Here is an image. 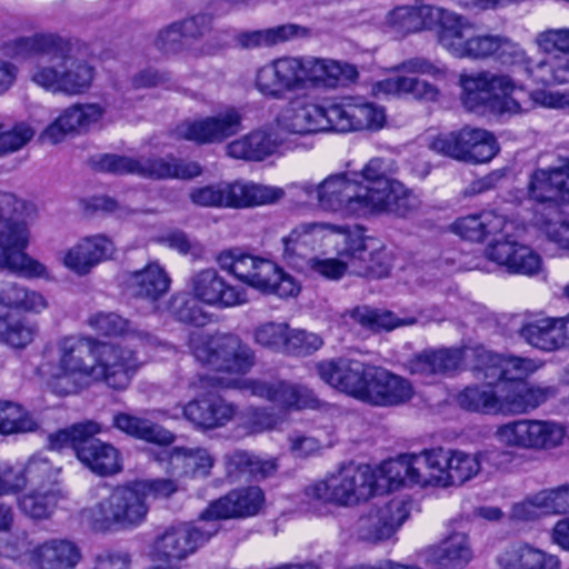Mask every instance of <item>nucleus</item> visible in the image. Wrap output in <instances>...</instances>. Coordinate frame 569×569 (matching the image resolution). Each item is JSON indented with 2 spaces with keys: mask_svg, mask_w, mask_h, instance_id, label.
I'll list each match as a JSON object with an SVG mask.
<instances>
[{
  "mask_svg": "<svg viewBox=\"0 0 569 569\" xmlns=\"http://www.w3.org/2000/svg\"><path fill=\"white\" fill-rule=\"evenodd\" d=\"M475 348L428 349L405 362V369L429 382L450 376L460 369L462 361L473 356Z\"/></svg>",
  "mask_w": 569,
  "mask_h": 569,
  "instance_id": "412c9836",
  "label": "nucleus"
},
{
  "mask_svg": "<svg viewBox=\"0 0 569 569\" xmlns=\"http://www.w3.org/2000/svg\"><path fill=\"white\" fill-rule=\"evenodd\" d=\"M565 436V428L556 421L527 418L503 423L495 432L505 447L535 452L558 448Z\"/></svg>",
  "mask_w": 569,
  "mask_h": 569,
  "instance_id": "ddd939ff",
  "label": "nucleus"
},
{
  "mask_svg": "<svg viewBox=\"0 0 569 569\" xmlns=\"http://www.w3.org/2000/svg\"><path fill=\"white\" fill-rule=\"evenodd\" d=\"M438 8L431 6L398 7L387 16V23L396 32L408 34L436 24Z\"/></svg>",
  "mask_w": 569,
  "mask_h": 569,
  "instance_id": "de8ad7c7",
  "label": "nucleus"
},
{
  "mask_svg": "<svg viewBox=\"0 0 569 569\" xmlns=\"http://www.w3.org/2000/svg\"><path fill=\"white\" fill-rule=\"evenodd\" d=\"M496 59L536 84L547 87L569 82V58L561 56L533 60L518 42L507 37L501 36Z\"/></svg>",
  "mask_w": 569,
  "mask_h": 569,
  "instance_id": "f8f14e48",
  "label": "nucleus"
},
{
  "mask_svg": "<svg viewBox=\"0 0 569 569\" xmlns=\"http://www.w3.org/2000/svg\"><path fill=\"white\" fill-rule=\"evenodd\" d=\"M528 194L537 202L569 199V159L559 168L536 170L530 177Z\"/></svg>",
  "mask_w": 569,
  "mask_h": 569,
  "instance_id": "e433bc0d",
  "label": "nucleus"
},
{
  "mask_svg": "<svg viewBox=\"0 0 569 569\" xmlns=\"http://www.w3.org/2000/svg\"><path fill=\"white\" fill-rule=\"evenodd\" d=\"M428 561L440 568H461L472 559L468 536L455 532L428 550Z\"/></svg>",
  "mask_w": 569,
  "mask_h": 569,
  "instance_id": "a18cd8bd",
  "label": "nucleus"
},
{
  "mask_svg": "<svg viewBox=\"0 0 569 569\" xmlns=\"http://www.w3.org/2000/svg\"><path fill=\"white\" fill-rule=\"evenodd\" d=\"M336 226L321 222H303L282 238L283 259L293 266L308 260L311 253L322 247V240L328 230H338Z\"/></svg>",
  "mask_w": 569,
  "mask_h": 569,
  "instance_id": "c85d7f7f",
  "label": "nucleus"
},
{
  "mask_svg": "<svg viewBox=\"0 0 569 569\" xmlns=\"http://www.w3.org/2000/svg\"><path fill=\"white\" fill-rule=\"evenodd\" d=\"M220 530L218 522L202 519L198 523H180L172 526L158 536L153 542L152 557L166 565H152L147 569H180L176 562L186 560L197 552Z\"/></svg>",
  "mask_w": 569,
  "mask_h": 569,
  "instance_id": "9b49d317",
  "label": "nucleus"
},
{
  "mask_svg": "<svg viewBox=\"0 0 569 569\" xmlns=\"http://www.w3.org/2000/svg\"><path fill=\"white\" fill-rule=\"evenodd\" d=\"M376 478L367 465L349 463L336 473L306 488V496L313 501L341 507L356 506L375 492Z\"/></svg>",
  "mask_w": 569,
  "mask_h": 569,
  "instance_id": "0eeeda50",
  "label": "nucleus"
},
{
  "mask_svg": "<svg viewBox=\"0 0 569 569\" xmlns=\"http://www.w3.org/2000/svg\"><path fill=\"white\" fill-rule=\"evenodd\" d=\"M436 23H438V42L452 56L461 58L463 49L471 37L473 26L462 16L438 8Z\"/></svg>",
  "mask_w": 569,
  "mask_h": 569,
  "instance_id": "37998d69",
  "label": "nucleus"
},
{
  "mask_svg": "<svg viewBox=\"0 0 569 569\" xmlns=\"http://www.w3.org/2000/svg\"><path fill=\"white\" fill-rule=\"evenodd\" d=\"M247 284L262 293L276 295L280 298L295 297L300 291L293 277L271 260L263 258L259 259Z\"/></svg>",
  "mask_w": 569,
  "mask_h": 569,
  "instance_id": "4c0bfd02",
  "label": "nucleus"
},
{
  "mask_svg": "<svg viewBox=\"0 0 569 569\" xmlns=\"http://www.w3.org/2000/svg\"><path fill=\"white\" fill-rule=\"evenodd\" d=\"M447 462L443 465L445 488L455 485H462L481 470L483 453H468L461 450H447L442 448Z\"/></svg>",
  "mask_w": 569,
  "mask_h": 569,
  "instance_id": "8fccbe9b",
  "label": "nucleus"
},
{
  "mask_svg": "<svg viewBox=\"0 0 569 569\" xmlns=\"http://www.w3.org/2000/svg\"><path fill=\"white\" fill-rule=\"evenodd\" d=\"M277 149L276 140L266 131H252L249 134L230 142L228 154L236 159L261 161Z\"/></svg>",
  "mask_w": 569,
  "mask_h": 569,
  "instance_id": "603ef678",
  "label": "nucleus"
},
{
  "mask_svg": "<svg viewBox=\"0 0 569 569\" xmlns=\"http://www.w3.org/2000/svg\"><path fill=\"white\" fill-rule=\"evenodd\" d=\"M9 49L16 58L32 59L29 77L36 86L58 93L64 56L71 50L68 39L53 32H37L12 40Z\"/></svg>",
  "mask_w": 569,
  "mask_h": 569,
  "instance_id": "39448f33",
  "label": "nucleus"
},
{
  "mask_svg": "<svg viewBox=\"0 0 569 569\" xmlns=\"http://www.w3.org/2000/svg\"><path fill=\"white\" fill-rule=\"evenodd\" d=\"M351 318L361 327L378 332L390 331L402 326H412L417 322L415 317L399 318L391 311H378L369 307H357L351 311Z\"/></svg>",
  "mask_w": 569,
  "mask_h": 569,
  "instance_id": "bf43d9fd",
  "label": "nucleus"
},
{
  "mask_svg": "<svg viewBox=\"0 0 569 569\" xmlns=\"http://www.w3.org/2000/svg\"><path fill=\"white\" fill-rule=\"evenodd\" d=\"M284 194V190L279 187L254 182H233L234 208L273 204L280 201Z\"/></svg>",
  "mask_w": 569,
  "mask_h": 569,
  "instance_id": "6e6d98bb",
  "label": "nucleus"
},
{
  "mask_svg": "<svg viewBox=\"0 0 569 569\" xmlns=\"http://www.w3.org/2000/svg\"><path fill=\"white\" fill-rule=\"evenodd\" d=\"M133 350L108 345L86 336H64L56 342L50 386L59 395L76 393L93 382L116 390L126 389L137 369Z\"/></svg>",
  "mask_w": 569,
  "mask_h": 569,
  "instance_id": "f257e3e1",
  "label": "nucleus"
},
{
  "mask_svg": "<svg viewBox=\"0 0 569 569\" xmlns=\"http://www.w3.org/2000/svg\"><path fill=\"white\" fill-rule=\"evenodd\" d=\"M481 386L466 387L457 396L459 406L468 411L482 413H503V382L486 379Z\"/></svg>",
  "mask_w": 569,
  "mask_h": 569,
  "instance_id": "a19ab883",
  "label": "nucleus"
},
{
  "mask_svg": "<svg viewBox=\"0 0 569 569\" xmlns=\"http://www.w3.org/2000/svg\"><path fill=\"white\" fill-rule=\"evenodd\" d=\"M24 201L14 194L0 192V267L26 278H44V264L26 253L29 230L24 220Z\"/></svg>",
  "mask_w": 569,
  "mask_h": 569,
  "instance_id": "20e7f679",
  "label": "nucleus"
},
{
  "mask_svg": "<svg viewBox=\"0 0 569 569\" xmlns=\"http://www.w3.org/2000/svg\"><path fill=\"white\" fill-rule=\"evenodd\" d=\"M461 140L467 149L466 162H488L499 151L498 142L492 133L483 129L466 127L461 129Z\"/></svg>",
  "mask_w": 569,
  "mask_h": 569,
  "instance_id": "4d7b16f0",
  "label": "nucleus"
},
{
  "mask_svg": "<svg viewBox=\"0 0 569 569\" xmlns=\"http://www.w3.org/2000/svg\"><path fill=\"white\" fill-rule=\"evenodd\" d=\"M237 407L219 396L189 401L182 408L183 417L199 429H216L230 422Z\"/></svg>",
  "mask_w": 569,
  "mask_h": 569,
  "instance_id": "2f4dec72",
  "label": "nucleus"
},
{
  "mask_svg": "<svg viewBox=\"0 0 569 569\" xmlns=\"http://www.w3.org/2000/svg\"><path fill=\"white\" fill-rule=\"evenodd\" d=\"M462 102L470 111H479L500 93L503 94L502 110L510 113L529 111L535 102L522 89L516 90L513 80L506 74L489 71L476 76H462Z\"/></svg>",
  "mask_w": 569,
  "mask_h": 569,
  "instance_id": "9d476101",
  "label": "nucleus"
},
{
  "mask_svg": "<svg viewBox=\"0 0 569 569\" xmlns=\"http://www.w3.org/2000/svg\"><path fill=\"white\" fill-rule=\"evenodd\" d=\"M328 107L291 102L289 108L279 117L281 128L290 133L307 134L333 130V119Z\"/></svg>",
  "mask_w": 569,
  "mask_h": 569,
  "instance_id": "cd10ccee",
  "label": "nucleus"
},
{
  "mask_svg": "<svg viewBox=\"0 0 569 569\" xmlns=\"http://www.w3.org/2000/svg\"><path fill=\"white\" fill-rule=\"evenodd\" d=\"M190 295L202 305L229 309L246 305L248 292L241 286L228 282L214 268L193 272L188 280Z\"/></svg>",
  "mask_w": 569,
  "mask_h": 569,
  "instance_id": "f3484780",
  "label": "nucleus"
},
{
  "mask_svg": "<svg viewBox=\"0 0 569 569\" xmlns=\"http://www.w3.org/2000/svg\"><path fill=\"white\" fill-rule=\"evenodd\" d=\"M519 336L527 343L542 351L559 350V318H540L528 321L519 329Z\"/></svg>",
  "mask_w": 569,
  "mask_h": 569,
  "instance_id": "3c124183",
  "label": "nucleus"
},
{
  "mask_svg": "<svg viewBox=\"0 0 569 569\" xmlns=\"http://www.w3.org/2000/svg\"><path fill=\"white\" fill-rule=\"evenodd\" d=\"M99 167L101 170L112 173H136L153 179H192L202 172L198 162L184 161L174 157L133 159L106 154L100 159Z\"/></svg>",
  "mask_w": 569,
  "mask_h": 569,
  "instance_id": "4468645a",
  "label": "nucleus"
},
{
  "mask_svg": "<svg viewBox=\"0 0 569 569\" xmlns=\"http://www.w3.org/2000/svg\"><path fill=\"white\" fill-rule=\"evenodd\" d=\"M48 306V300L41 292L14 281L0 280V308L40 313Z\"/></svg>",
  "mask_w": 569,
  "mask_h": 569,
  "instance_id": "09e8293b",
  "label": "nucleus"
},
{
  "mask_svg": "<svg viewBox=\"0 0 569 569\" xmlns=\"http://www.w3.org/2000/svg\"><path fill=\"white\" fill-rule=\"evenodd\" d=\"M410 503L403 499H392L382 507L371 508L355 525L358 540L378 543L389 539L408 519Z\"/></svg>",
  "mask_w": 569,
  "mask_h": 569,
  "instance_id": "a211bd4d",
  "label": "nucleus"
},
{
  "mask_svg": "<svg viewBox=\"0 0 569 569\" xmlns=\"http://www.w3.org/2000/svg\"><path fill=\"white\" fill-rule=\"evenodd\" d=\"M149 505L134 482L114 488L107 497L81 512L94 531L133 529L147 519Z\"/></svg>",
  "mask_w": 569,
  "mask_h": 569,
  "instance_id": "423d86ee",
  "label": "nucleus"
},
{
  "mask_svg": "<svg viewBox=\"0 0 569 569\" xmlns=\"http://www.w3.org/2000/svg\"><path fill=\"white\" fill-rule=\"evenodd\" d=\"M309 30L295 23H288L263 30L246 31L236 37L237 44L242 49L272 47L289 40L305 38Z\"/></svg>",
  "mask_w": 569,
  "mask_h": 569,
  "instance_id": "49530a36",
  "label": "nucleus"
},
{
  "mask_svg": "<svg viewBox=\"0 0 569 569\" xmlns=\"http://www.w3.org/2000/svg\"><path fill=\"white\" fill-rule=\"evenodd\" d=\"M320 208L345 218L375 216L361 192V183L347 173L330 174L320 182Z\"/></svg>",
  "mask_w": 569,
  "mask_h": 569,
  "instance_id": "dca6fc26",
  "label": "nucleus"
},
{
  "mask_svg": "<svg viewBox=\"0 0 569 569\" xmlns=\"http://www.w3.org/2000/svg\"><path fill=\"white\" fill-rule=\"evenodd\" d=\"M333 119V130L340 132L381 129L386 122L383 108L362 100L349 99L331 104L329 113Z\"/></svg>",
  "mask_w": 569,
  "mask_h": 569,
  "instance_id": "4be33fe9",
  "label": "nucleus"
},
{
  "mask_svg": "<svg viewBox=\"0 0 569 569\" xmlns=\"http://www.w3.org/2000/svg\"><path fill=\"white\" fill-rule=\"evenodd\" d=\"M170 282L166 270L159 263L151 262L131 272L127 277L126 287L132 297L157 301L168 292Z\"/></svg>",
  "mask_w": 569,
  "mask_h": 569,
  "instance_id": "79ce46f5",
  "label": "nucleus"
},
{
  "mask_svg": "<svg viewBox=\"0 0 569 569\" xmlns=\"http://www.w3.org/2000/svg\"><path fill=\"white\" fill-rule=\"evenodd\" d=\"M112 426L130 437L160 446H168L174 440L173 433L162 426L127 412H117Z\"/></svg>",
  "mask_w": 569,
  "mask_h": 569,
  "instance_id": "c03bdc74",
  "label": "nucleus"
},
{
  "mask_svg": "<svg viewBox=\"0 0 569 569\" xmlns=\"http://www.w3.org/2000/svg\"><path fill=\"white\" fill-rule=\"evenodd\" d=\"M103 113L104 110L96 103L73 104L44 129L41 139L53 144L58 143L67 133L84 130L97 123Z\"/></svg>",
  "mask_w": 569,
  "mask_h": 569,
  "instance_id": "473e14b6",
  "label": "nucleus"
},
{
  "mask_svg": "<svg viewBox=\"0 0 569 569\" xmlns=\"http://www.w3.org/2000/svg\"><path fill=\"white\" fill-rule=\"evenodd\" d=\"M77 458L99 476H112L122 469L119 450L94 436H86Z\"/></svg>",
  "mask_w": 569,
  "mask_h": 569,
  "instance_id": "ea45409f",
  "label": "nucleus"
},
{
  "mask_svg": "<svg viewBox=\"0 0 569 569\" xmlns=\"http://www.w3.org/2000/svg\"><path fill=\"white\" fill-rule=\"evenodd\" d=\"M260 257L252 256L239 248L221 251L217 257L220 268L246 283L251 277Z\"/></svg>",
  "mask_w": 569,
  "mask_h": 569,
  "instance_id": "e2e57ef3",
  "label": "nucleus"
},
{
  "mask_svg": "<svg viewBox=\"0 0 569 569\" xmlns=\"http://www.w3.org/2000/svg\"><path fill=\"white\" fill-rule=\"evenodd\" d=\"M60 470V467L54 466L47 456L37 453L28 460L22 470L1 465V479L12 485L8 488V493L22 489L27 483L36 489L46 490L58 482Z\"/></svg>",
  "mask_w": 569,
  "mask_h": 569,
  "instance_id": "bb28decb",
  "label": "nucleus"
},
{
  "mask_svg": "<svg viewBox=\"0 0 569 569\" xmlns=\"http://www.w3.org/2000/svg\"><path fill=\"white\" fill-rule=\"evenodd\" d=\"M377 89L386 94H411L415 99L425 101H437L440 94L436 86L411 77L382 80L377 83Z\"/></svg>",
  "mask_w": 569,
  "mask_h": 569,
  "instance_id": "13d9d810",
  "label": "nucleus"
},
{
  "mask_svg": "<svg viewBox=\"0 0 569 569\" xmlns=\"http://www.w3.org/2000/svg\"><path fill=\"white\" fill-rule=\"evenodd\" d=\"M37 427V422L20 405L11 401H0V433L31 432Z\"/></svg>",
  "mask_w": 569,
  "mask_h": 569,
  "instance_id": "680f3d73",
  "label": "nucleus"
},
{
  "mask_svg": "<svg viewBox=\"0 0 569 569\" xmlns=\"http://www.w3.org/2000/svg\"><path fill=\"white\" fill-rule=\"evenodd\" d=\"M502 388L505 415L530 412L557 396L556 387L529 381L505 382Z\"/></svg>",
  "mask_w": 569,
  "mask_h": 569,
  "instance_id": "c756f323",
  "label": "nucleus"
},
{
  "mask_svg": "<svg viewBox=\"0 0 569 569\" xmlns=\"http://www.w3.org/2000/svg\"><path fill=\"white\" fill-rule=\"evenodd\" d=\"M58 502L57 491L53 489H36L19 500L23 513L34 519H43L51 515Z\"/></svg>",
  "mask_w": 569,
  "mask_h": 569,
  "instance_id": "69168bd1",
  "label": "nucleus"
},
{
  "mask_svg": "<svg viewBox=\"0 0 569 569\" xmlns=\"http://www.w3.org/2000/svg\"><path fill=\"white\" fill-rule=\"evenodd\" d=\"M241 129L240 113L230 108L216 116L182 121L176 128V136L198 144L219 143Z\"/></svg>",
  "mask_w": 569,
  "mask_h": 569,
  "instance_id": "6ab92c4d",
  "label": "nucleus"
},
{
  "mask_svg": "<svg viewBox=\"0 0 569 569\" xmlns=\"http://www.w3.org/2000/svg\"><path fill=\"white\" fill-rule=\"evenodd\" d=\"M173 471L188 477H207L213 466V458L206 449L173 448L169 456Z\"/></svg>",
  "mask_w": 569,
  "mask_h": 569,
  "instance_id": "864d4df0",
  "label": "nucleus"
},
{
  "mask_svg": "<svg viewBox=\"0 0 569 569\" xmlns=\"http://www.w3.org/2000/svg\"><path fill=\"white\" fill-rule=\"evenodd\" d=\"M101 432V427L94 421H84L72 425L69 428L60 429L48 436V446L51 450H61L72 448L76 456L79 453V447L82 446L86 436H96Z\"/></svg>",
  "mask_w": 569,
  "mask_h": 569,
  "instance_id": "052dcab7",
  "label": "nucleus"
},
{
  "mask_svg": "<svg viewBox=\"0 0 569 569\" xmlns=\"http://www.w3.org/2000/svg\"><path fill=\"white\" fill-rule=\"evenodd\" d=\"M445 459L442 448L439 447L410 458L388 461L383 463L382 470L392 482L445 488Z\"/></svg>",
  "mask_w": 569,
  "mask_h": 569,
  "instance_id": "2eb2a0df",
  "label": "nucleus"
},
{
  "mask_svg": "<svg viewBox=\"0 0 569 569\" xmlns=\"http://www.w3.org/2000/svg\"><path fill=\"white\" fill-rule=\"evenodd\" d=\"M63 62L58 93L76 96L87 91L93 79V69L86 61L72 57L70 52H66Z\"/></svg>",
  "mask_w": 569,
  "mask_h": 569,
  "instance_id": "5fc2aeb1",
  "label": "nucleus"
},
{
  "mask_svg": "<svg viewBox=\"0 0 569 569\" xmlns=\"http://www.w3.org/2000/svg\"><path fill=\"white\" fill-rule=\"evenodd\" d=\"M246 388L253 396L264 398L284 409H315L320 406V400L308 387L287 381H258L249 380Z\"/></svg>",
  "mask_w": 569,
  "mask_h": 569,
  "instance_id": "b1692460",
  "label": "nucleus"
},
{
  "mask_svg": "<svg viewBox=\"0 0 569 569\" xmlns=\"http://www.w3.org/2000/svg\"><path fill=\"white\" fill-rule=\"evenodd\" d=\"M263 501L264 495L259 487L232 490L212 501L202 511V519L217 522L224 519L251 517L259 512Z\"/></svg>",
  "mask_w": 569,
  "mask_h": 569,
  "instance_id": "5701e85b",
  "label": "nucleus"
},
{
  "mask_svg": "<svg viewBox=\"0 0 569 569\" xmlns=\"http://www.w3.org/2000/svg\"><path fill=\"white\" fill-rule=\"evenodd\" d=\"M509 229H516L515 223L493 210L460 217L451 224L452 232L475 242L483 241L488 237L497 239L503 232H509Z\"/></svg>",
  "mask_w": 569,
  "mask_h": 569,
  "instance_id": "7c9ffc66",
  "label": "nucleus"
},
{
  "mask_svg": "<svg viewBox=\"0 0 569 569\" xmlns=\"http://www.w3.org/2000/svg\"><path fill=\"white\" fill-rule=\"evenodd\" d=\"M190 199L194 204L201 207L234 208L233 182H220L194 188L190 192Z\"/></svg>",
  "mask_w": 569,
  "mask_h": 569,
  "instance_id": "0e129e2a",
  "label": "nucleus"
},
{
  "mask_svg": "<svg viewBox=\"0 0 569 569\" xmlns=\"http://www.w3.org/2000/svg\"><path fill=\"white\" fill-rule=\"evenodd\" d=\"M37 335V327L23 319L0 318V339L12 348H24Z\"/></svg>",
  "mask_w": 569,
  "mask_h": 569,
  "instance_id": "338daca9",
  "label": "nucleus"
},
{
  "mask_svg": "<svg viewBox=\"0 0 569 569\" xmlns=\"http://www.w3.org/2000/svg\"><path fill=\"white\" fill-rule=\"evenodd\" d=\"M356 66L317 57H282L258 69L256 88L266 97L282 99L287 92L312 87L335 88L358 78Z\"/></svg>",
  "mask_w": 569,
  "mask_h": 569,
  "instance_id": "7ed1b4c3",
  "label": "nucleus"
},
{
  "mask_svg": "<svg viewBox=\"0 0 569 569\" xmlns=\"http://www.w3.org/2000/svg\"><path fill=\"white\" fill-rule=\"evenodd\" d=\"M88 326L102 336H123L126 342L134 347H154L158 339L148 331L132 327L131 323L113 312H97L87 320Z\"/></svg>",
  "mask_w": 569,
  "mask_h": 569,
  "instance_id": "58836bf2",
  "label": "nucleus"
},
{
  "mask_svg": "<svg viewBox=\"0 0 569 569\" xmlns=\"http://www.w3.org/2000/svg\"><path fill=\"white\" fill-rule=\"evenodd\" d=\"M81 558L78 545L66 538L48 539L30 553L31 563L38 569H74Z\"/></svg>",
  "mask_w": 569,
  "mask_h": 569,
  "instance_id": "f704fd0d",
  "label": "nucleus"
},
{
  "mask_svg": "<svg viewBox=\"0 0 569 569\" xmlns=\"http://www.w3.org/2000/svg\"><path fill=\"white\" fill-rule=\"evenodd\" d=\"M194 358L216 371L244 373L254 363V353L234 335L209 336L200 330L189 336Z\"/></svg>",
  "mask_w": 569,
  "mask_h": 569,
  "instance_id": "6e6552de",
  "label": "nucleus"
},
{
  "mask_svg": "<svg viewBox=\"0 0 569 569\" xmlns=\"http://www.w3.org/2000/svg\"><path fill=\"white\" fill-rule=\"evenodd\" d=\"M388 166L383 158H372L360 174L361 192L375 216L395 213L406 216L416 208V198L398 180L387 177Z\"/></svg>",
  "mask_w": 569,
  "mask_h": 569,
  "instance_id": "1a4fd4ad",
  "label": "nucleus"
},
{
  "mask_svg": "<svg viewBox=\"0 0 569 569\" xmlns=\"http://www.w3.org/2000/svg\"><path fill=\"white\" fill-rule=\"evenodd\" d=\"M316 371L329 386L373 406H400L415 393L408 379L358 360L338 358L321 361L316 365Z\"/></svg>",
  "mask_w": 569,
  "mask_h": 569,
  "instance_id": "f03ea898",
  "label": "nucleus"
},
{
  "mask_svg": "<svg viewBox=\"0 0 569 569\" xmlns=\"http://www.w3.org/2000/svg\"><path fill=\"white\" fill-rule=\"evenodd\" d=\"M113 252L112 240L103 234H96L82 239L70 248L63 258V263L73 272L84 276L101 261L109 259Z\"/></svg>",
  "mask_w": 569,
  "mask_h": 569,
  "instance_id": "72a5a7b5",
  "label": "nucleus"
},
{
  "mask_svg": "<svg viewBox=\"0 0 569 569\" xmlns=\"http://www.w3.org/2000/svg\"><path fill=\"white\" fill-rule=\"evenodd\" d=\"M345 254L349 258V271L360 277L385 278L392 268L391 253L383 247L369 249L360 236L348 238Z\"/></svg>",
  "mask_w": 569,
  "mask_h": 569,
  "instance_id": "393cba45",
  "label": "nucleus"
},
{
  "mask_svg": "<svg viewBox=\"0 0 569 569\" xmlns=\"http://www.w3.org/2000/svg\"><path fill=\"white\" fill-rule=\"evenodd\" d=\"M473 357L478 360L475 369L482 371L485 379H495L497 382L526 381L538 368L531 359L502 358L482 347L475 348Z\"/></svg>",
  "mask_w": 569,
  "mask_h": 569,
  "instance_id": "a878e982",
  "label": "nucleus"
},
{
  "mask_svg": "<svg viewBox=\"0 0 569 569\" xmlns=\"http://www.w3.org/2000/svg\"><path fill=\"white\" fill-rule=\"evenodd\" d=\"M539 50L545 53L541 59L569 58V29H550L539 32L535 39Z\"/></svg>",
  "mask_w": 569,
  "mask_h": 569,
  "instance_id": "774afa93",
  "label": "nucleus"
},
{
  "mask_svg": "<svg viewBox=\"0 0 569 569\" xmlns=\"http://www.w3.org/2000/svg\"><path fill=\"white\" fill-rule=\"evenodd\" d=\"M497 563L500 569H561L558 556L523 541L507 546L497 556Z\"/></svg>",
  "mask_w": 569,
  "mask_h": 569,
  "instance_id": "c9c22d12",
  "label": "nucleus"
},
{
  "mask_svg": "<svg viewBox=\"0 0 569 569\" xmlns=\"http://www.w3.org/2000/svg\"><path fill=\"white\" fill-rule=\"evenodd\" d=\"M515 230L509 229V232L491 239L485 250L486 257L511 273L536 274L541 268V258L530 247L517 241Z\"/></svg>",
  "mask_w": 569,
  "mask_h": 569,
  "instance_id": "aec40b11",
  "label": "nucleus"
}]
</instances>
